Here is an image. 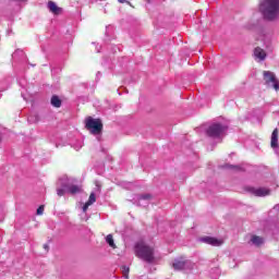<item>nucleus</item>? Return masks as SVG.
I'll list each match as a JSON object with an SVG mask.
<instances>
[{"label":"nucleus","instance_id":"nucleus-8","mask_svg":"<svg viewBox=\"0 0 279 279\" xmlns=\"http://www.w3.org/2000/svg\"><path fill=\"white\" fill-rule=\"evenodd\" d=\"M252 194L256 195V197H267L271 191L267 187H259V189H251Z\"/></svg>","mask_w":279,"mask_h":279},{"label":"nucleus","instance_id":"nucleus-5","mask_svg":"<svg viewBox=\"0 0 279 279\" xmlns=\"http://www.w3.org/2000/svg\"><path fill=\"white\" fill-rule=\"evenodd\" d=\"M264 82L268 88L279 90V82L278 78H276V74H274V72L264 71Z\"/></svg>","mask_w":279,"mask_h":279},{"label":"nucleus","instance_id":"nucleus-3","mask_svg":"<svg viewBox=\"0 0 279 279\" xmlns=\"http://www.w3.org/2000/svg\"><path fill=\"white\" fill-rule=\"evenodd\" d=\"M85 128L94 136H99L104 130V123H101L100 119H95L89 117L85 120Z\"/></svg>","mask_w":279,"mask_h":279},{"label":"nucleus","instance_id":"nucleus-17","mask_svg":"<svg viewBox=\"0 0 279 279\" xmlns=\"http://www.w3.org/2000/svg\"><path fill=\"white\" fill-rule=\"evenodd\" d=\"M106 241L110 247H113V248L117 247V245L114 244V239L112 238V234H108L106 238Z\"/></svg>","mask_w":279,"mask_h":279},{"label":"nucleus","instance_id":"nucleus-12","mask_svg":"<svg viewBox=\"0 0 279 279\" xmlns=\"http://www.w3.org/2000/svg\"><path fill=\"white\" fill-rule=\"evenodd\" d=\"M48 9L53 14H58V12H60V8H58V4H56V2H53V1L48 2Z\"/></svg>","mask_w":279,"mask_h":279},{"label":"nucleus","instance_id":"nucleus-20","mask_svg":"<svg viewBox=\"0 0 279 279\" xmlns=\"http://www.w3.org/2000/svg\"><path fill=\"white\" fill-rule=\"evenodd\" d=\"M65 193H69V191L64 187H58L57 189V195H59V197H62V195H64Z\"/></svg>","mask_w":279,"mask_h":279},{"label":"nucleus","instance_id":"nucleus-14","mask_svg":"<svg viewBox=\"0 0 279 279\" xmlns=\"http://www.w3.org/2000/svg\"><path fill=\"white\" fill-rule=\"evenodd\" d=\"M81 191H82V187H80L77 185L70 184V186L68 187V193H71V195H75V194L80 193Z\"/></svg>","mask_w":279,"mask_h":279},{"label":"nucleus","instance_id":"nucleus-27","mask_svg":"<svg viewBox=\"0 0 279 279\" xmlns=\"http://www.w3.org/2000/svg\"><path fill=\"white\" fill-rule=\"evenodd\" d=\"M129 186H132V183H129Z\"/></svg>","mask_w":279,"mask_h":279},{"label":"nucleus","instance_id":"nucleus-7","mask_svg":"<svg viewBox=\"0 0 279 279\" xmlns=\"http://www.w3.org/2000/svg\"><path fill=\"white\" fill-rule=\"evenodd\" d=\"M201 243H206L207 245H213L214 247H219V245H223V241L213 238V236H203L199 238Z\"/></svg>","mask_w":279,"mask_h":279},{"label":"nucleus","instance_id":"nucleus-4","mask_svg":"<svg viewBox=\"0 0 279 279\" xmlns=\"http://www.w3.org/2000/svg\"><path fill=\"white\" fill-rule=\"evenodd\" d=\"M223 132H226V126L219 123L210 124L206 130V134L210 138H219V136H221Z\"/></svg>","mask_w":279,"mask_h":279},{"label":"nucleus","instance_id":"nucleus-11","mask_svg":"<svg viewBox=\"0 0 279 279\" xmlns=\"http://www.w3.org/2000/svg\"><path fill=\"white\" fill-rule=\"evenodd\" d=\"M58 186H60L61 189L69 190V187L71 186V179H69V177H63L59 179Z\"/></svg>","mask_w":279,"mask_h":279},{"label":"nucleus","instance_id":"nucleus-9","mask_svg":"<svg viewBox=\"0 0 279 279\" xmlns=\"http://www.w3.org/2000/svg\"><path fill=\"white\" fill-rule=\"evenodd\" d=\"M254 56H255L256 60H258L259 62H263L265 60V58H267V52H265V50H263V48L257 47L254 50Z\"/></svg>","mask_w":279,"mask_h":279},{"label":"nucleus","instance_id":"nucleus-1","mask_svg":"<svg viewBox=\"0 0 279 279\" xmlns=\"http://www.w3.org/2000/svg\"><path fill=\"white\" fill-rule=\"evenodd\" d=\"M259 12L266 21L279 19V0H263L259 3Z\"/></svg>","mask_w":279,"mask_h":279},{"label":"nucleus","instance_id":"nucleus-22","mask_svg":"<svg viewBox=\"0 0 279 279\" xmlns=\"http://www.w3.org/2000/svg\"><path fill=\"white\" fill-rule=\"evenodd\" d=\"M45 213V206H39L38 208H37V215H43Z\"/></svg>","mask_w":279,"mask_h":279},{"label":"nucleus","instance_id":"nucleus-26","mask_svg":"<svg viewBox=\"0 0 279 279\" xmlns=\"http://www.w3.org/2000/svg\"><path fill=\"white\" fill-rule=\"evenodd\" d=\"M44 248L48 252L49 251V245L45 244Z\"/></svg>","mask_w":279,"mask_h":279},{"label":"nucleus","instance_id":"nucleus-15","mask_svg":"<svg viewBox=\"0 0 279 279\" xmlns=\"http://www.w3.org/2000/svg\"><path fill=\"white\" fill-rule=\"evenodd\" d=\"M251 242L253 243V245H263V238L258 235H253L251 238Z\"/></svg>","mask_w":279,"mask_h":279},{"label":"nucleus","instance_id":"nucleus-23","mask_svg":"<svg viewBox=\"0 0 279 279\" xmlns=\"http://www.w3.org/2000/svg\"><path fill=\"white\" fill-rule=\"evenodd\" d=\"M88 206L90 205H88V203H85V205L83 206V213H86V210H88Z\"/></svg>","mask_w":279,"mask_h":279},{"label":"nucleus","instance_id":"nucleus-16","mask_svg":"<svg viewBox=\"0 0 279 279\" xmlns=\"http://www.w3.org/2000/svg\"><path fill=\"white\" fill-rule=\"evenodd\" d=\"M149 199H151V195L146 194L138 197V203L141 206V202H145L144 204H149Z\"/></svg>","mask_w":279,"mask_h":279},{"label":"nucleus","instance_id":"nucleus-25","mask_svg":"<svg viewBox=\"0 0 279 279\" xmlns=\"http://www.w3.org/2000/svg\"><path fill=\"white\" fill-rule=\"evenodd\" d=\"M229 169H239L236 166H228Z\"/></svg>","mask_w":279,"mask_h":279},{"label":"nucleus","instance_id":"nucleus-28","mask_svg":"<svg viewBox=\"0 0 279 279\" xmlns=\"http://www.w3.org/2000/svg\"><path fill=\"white\" fill-rule=\"evenodd\" d=\"M0 143H1V135H0Z\"/></svg>","mask_w":279,"mask_h":279},{"label":"nucleus","instance_id":"nucleus-21","mask_svg":"<svg viewBox=\"0 0 279 279\" xmlns=\"http://www.w3.org/2000/svg\"><path fill=\"white\" fill-rule=\"evenodd\" d=\"M122 274H123L124 278L128 279L129 278L128 275L130 274V267L123 266L122 267Z\"/></svg>","mask_w":279,"mask_h":279},{"label":"nucleus","instance_id":"nucleus-10","mask_svg":"<svg viewBox=\"0 0 279 279\" xmlns=\"http://www.w3.org/2000/svg\"><path fill=\"white\" fill-rule=\"evenodd\" d=\"M270 147L272 149H278V147H279V144H278V129H275L272 131L271 140H270Z\"/></svg>","mask_w":279,"mask_h":279},{"label":"nucleus","instance_id":"nucleus-24","mask_svg":"<svg viewBox=\"0 0 279 279\" xmlns=\"http://www.w3.org/2000/svg\"><path fill=\"white\" fill-rule=\"evenodd\" d=\"M118 1H119V3H128L130 5V1H128V0H118Z\"/></svg>","mask_w":279,"mask_h":279},{"label":"nucleus","instance_id":"nucleus-6","mask_svg":"<svg viewBox=\"0 0 279 279\" xmlns=\"http://www.w3.org/2000/svg\"><path fill=\"white\" fill-rule=\"evenodd\" d=\"M173 269H177L180 271V269H191L193 267V264L190 260H186L184 258L175 259L172 264Z\"/></svg>","mask_w":279,"mask_h":279},{"label":"nucleus","instance_id":"nucleus-19","mask_svg":"<svg viewBox=\"0 0 279 279\" xmlns=\"http://www.w3.org/2000/svg\"><path fill=\"white\" fill-rule=\"evenodd\" d=\"M83 146H84V143L82 141H77L75 144H73V148L76 151H80V149H82Z\"/></svg>","mask_w":279,"mask_h":279},{"label":"nucleus","instance_id":"nucleus-18","mask_svg":"<svg viewBox=\"0 0 279 279\" xmlns=\"http://www.w3.org/2000/svg\"><path fill=\"white\" fill-rule=\"evenodd\" d=\"M95 202H97V197L95 196V193H92L87 201V206H93V204H95Z\"/></svg>","mask_w":279,"mask_h":279},{"label":"nucleus","instance_id":"nucleus-13","mask_svg":"<svg viewBox=\"0 0 279 279\" xmlns=\"http://www.w3.org/2000/svg\"><path fill=\"white\" fill-rule=\"evenodd\" d=\"M50 104L53 106V108H60V106H62V100H60V97L58 96H52Z\"/></svg>","mask_w":279,"mask_h":279},{"label":"nucleus","instance_id":"nucleus-2","mask_svg":"<svg viewBox=\"0 0 279 279\" xmlns=\"http://www.w3.org/2000/svg\"><path fill=\"white\" fill-rule=\"evenodd\" d=\"M135 256L146 263H151L154 260V247L145 244V242H137L135 244Z\"/></svg>","mask_w":279,"mask_h":279}]
</instances>
